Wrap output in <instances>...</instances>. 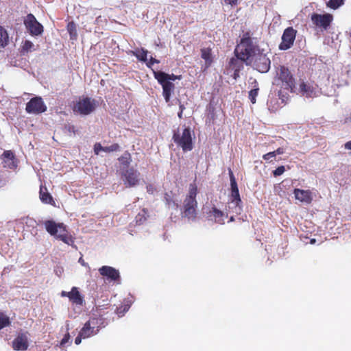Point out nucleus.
I'll use <instances>...</instances> for the list:
<instances>
[{
	"mask_svg": "<svg viewBox=\"0 0 351 351\" xmlns=\"http://www.w3.org/2000/svg\"><path fill=\"white\" fill-rule=\"evenodd\" d=\"M261 48L255 38L252 37L251 32L248 31L243 34L239 43L235 47L234 53L236 57H239L245 64Z\"/></svg>",
	"mask_w": 351,
	"mask_h": 351,
	"instance_id": "nucleus-1",
	"label": "nucleus"
},
{
	"mask_svg": "<svg viewBox=\"0 0 351 351\" xmlns=\"http://www.w3.org/2000/svg\"><path fill=\"white\" fill-rule=\"evenodd\" d=\"M197 193L198 189L195 182L190 184L188 193L184 200L182 211L183 217L189 219L194 220L196 218L197 208L196 196Z\"/></svg>",
	"mask_w": 351,
	"mask_h": 351,
	"instance_id": "nucleus-2",
	"label": "nucleus"
},
{
	"mask_svg": "<svg viewBox=\"0 0 351 351\" xmlns=\"http://www.w3.org/2000/svg\"><path fill=\"white\" fill-rule=\"evenodd\" d=\"M45 227L47 232L51 236H54L67 245H72L74 243V239L68 232L66 226L63 223H56L53 220L45 221Z\"/></svg>",
	"mask_w": 351,
	"mask_h": 351,
	"instance_id": "nucleus-3",
	"label": "nucleus"
},
{
	"mask_svg": "<svg viewBox=\"0 0 351 351\" xmlns=\"http://www.w3.org/2000/svg\"><path fill=\"white\" fill-rule=\"evenodd\" d=\"M172 139L184 152L191 151L193 148L192 131L190 128H184L181 132L179 129L174 131Z\"/></svg>",
	"mask_w": 351,
	"mask_h": 351,
	"instance_id": "nucleus-4",
	"label": "nucleus"
},
{
	"mask_svg": "<svg viewBox=\"0 0 351 351\" xmlns=\"http://www.w3.org/2000/svg\"><path fill=\"white\" fill-rule=\"evenodd\" d=\"M245 64L251 66L260 73H265L270 69L271 60L267 57V53H265V50L261 49Z\"/></svg>",
	"mask_w": 351,
	"mask_h": 351,
	"instance_id": "nucleus-5",
	"label": "nucleus"
},
{
	"mask_svg": "<svg viewBox=\"0 0 351 351\" xmlns=\"http://www.w3.org/2000/svg\"><path fill=\"white\" fill-rule=\"evenodd\" d=\"M276 75L278 80L282 82L284 88L292 92L295 88V80L289 69L280 65L276 69Z\"/></svg>",
	"mask_w": 351,
	"mask_h": 351,
	"instance_id": "nucleus-6",
	"label": "nucleus"
},
{
	"mask_svg": "<svg viewBox=\"0 0 351 351\" xmlns=\"http://www.w3.org/2000/svg\"><path fill=\"white\" fill-rule=\"evenodd\" d=\"M96 108L95 99L90 97L80 99L73 107V111L82 115H88L93 112Z\"/></svg>",
	"mask_w": 351,
	"mask_h": 351,
	"instance_id": "nucleus-7",
	"label": "nucleus"
},
{
	"mask_svg": "<svg viewBox=\"0 0 351 351\" xmlns=\"http://www.w3.org/2000/svg\"><path fill=\"white\" fill-rule=\"evenodd\" d=\"M311 20L315 27L326 30L330 25L333 20V16L329 13L324 14L313 13L311 16Z\"/></svg>",
	"mask_w": 351,
	"mask_h": 351,
	"instance_id": "nucleus-8",
	"label": "nucleus"
},
{
	"mask_svg": "<svg viewBox=\"0 0 351 351\" xmlns=\"http://www.w3.org/2000/svg\"><path fill=\"white\" fill-rule=\"evenodd\" d=\"M140 173L133 167L128 168L121 173L123 184L126 187H133L139 182Z\"/></svg>",
	"mask_w": 351,
	"mask_h": 351,
	"instance_id": "nucleus-9",
	"label": "nucleus"
},
{
	"mask_svg": "<svg viewBox=\"0 0 351 351\" xmlns=\"http://www.w3.org/2000/svg\"><path fill=\"white\" fill-rule=\"evenodd\" d=\"M24 25L32 36H38L43 32V26L32 14H28L26 16Z\"/></svg>",
	"mask_w": 351,
	"mask_h": 351,
	"instance_id": "nucleus-10",
	"label": "nucleus"
},
{
	"mask_svg": "<svg viewBox=\"0 0 351 351\" xmlns=\"http://www.w3.org/2000/svg\"><path fill=\"white\" fill-rule=\"evenodd\" d=\"M25 110L29 114H40L47 110V106L40 97L32 98L26 104Z\"/></svg>",
	"mask_w": 351,
	"mask_h": 351,
	"instance_id": "nucleus-11",
	"label": "nucleus"
},
{
	"mask_svg": "<svg viewBox=\"0 0 351 351\" xmlns=\"http://www.w3.org/2000/svg\"><path fill=\"white\" fill-rule=\"evenodd\" d=\"M297 31L292 27L286 28L282 36V41L279 45V49L280 50H287L290 49L294 43Z\"/></svg>",
	"mask_w": 351,
	"mask_h": 351,
	"instance_id": "nucleus-12",
	"label": "nucleus"
},
{
	"mask_svg": "<svg viewBox=\"0 0 351 351\" xmlns=\"http://www.w3.org/2000/svg\"><path fill=\"white\" fill-rule=\"evenodd\" d=\"M153 75L155 79L158 81V84L162 86V95L167 103H169L171 99L172 93L175 89V85L172 82L167 81L166 80L161 79V77L153 71Z\"/></svg>",
	"mask_w": 351,
	"mask_h": 351,
	"instance_id": "nucleus-13",
	"label": "nucleus"
},
{
	"mask_svg": "<svg viewBox=\"0 0 351 351\" xmlns=\"http://www.w3.org/2000/svg\"><path fill=\"white\" fill-rule=\"evenodd\" d=\"M99 272L101 276L106 277L110 281L120 282V274L119 270L110 266H102L99 269Z\"/></svg>",
	"mask_w": 351,
	"mask_h": 351,
	"instance_id": "nucleus-14",
	"label": "nucleus"
},
{
	"mask_svg": "<svg viewBox=\"0 0 351 351\" xmlns=\"http://www.w3.org/2000/svg\"><path fill=\"white\" fill-rule=\"evenodd\" d=\"M230 174V186H231V197L232 202H235V204L237 206H240L241 204V199L239 195V191L237 186V183L236 182V179L234 176L231 170L229 171Z\"/></svg>",
	"mask_w": 351,
	"mask_h": 351,
	"instance_id": "nucleus-15",
	"label": "nucleus"
},
{
	"mask_svg": "<svg viewBox=\"0 0 351 351\" xmlns=\"http://www.w3.org/2000/svg\"><path fill=\"white\" fill-rule=\"evenodd\" d=\"M293 194L296 199L300 202L311 204L313 200V194L310 190H303L300 189H295Z\"/></svg>",
	"mask_w": 351,
	"mask_h": 351,
	"instance_id": "nucleus-16",
	"label": "nucleus"
},
{
	"mask_svg": "<svg viewBox=\"0 0 351 351\" xmlns=\"http://www.w3.org/2000/svg\"><path fill=\"white\" fill-rule=\"evenodd\" d=\"M3 167L11 169L17 166L15 156L11 150L5 151L3 154Z\"/></svg>",
	"mask_w": 351,
	"mask_h": 351,
	"instance_id": "nucleus-17",
	"label": "nucleus"
},
{
	"mask_svg": "<svg viewBox=\"0 0 351 351\" xmlns=\"http://www.w3.org/2000/svg\"><path fill=\"white\" fill-rule=\"evenodd\" d=\"M12 348L14 350H26L28 348V340L26 335L21 334L12 341Z\"/></svg>",
	"mask_w": 351,
	"mask_h": 351,
	"instance_id": "nucleus-18",
	"label": "nucleus"
},
{
	"mask_svg": "<svg viewBox=\"0 0 351 351\" xmlns=\"http://www.w3.org/2000/svg\"><path fill=\"white\" fill-rule=\"evenodd\" d=\"M300 91L306 97H315L317 96L316 87L304 82L300 84Z\"/></svg>",
	"mask_w": 351,
	"mask_h": 351,
	"instance_id": "nucleus-19",
	"label": "nucleus"
},
{
	"mask_svg": "<svg viewBox=\"0 0 351 351\" xmlns=\"http://www.w3.org/2000/svg\"><path fill=\"white\" fill-rule=\"evenodd\" d=\"M88 326H90L92 329L97 330L99 332L101 328L105 327L104 318L102 316L92 317L86 322Z\"/></svg>",
	"mask_w": 351,
	"mask_h": 351,
	"instance_id": "nucleus-20",
	"label": "nucleus"
},
{
	"mask_svg": "<svg viewBox=\"0 0 351 351\" xmlns=\"http://www.w3.org/2000/svg\"><path fill=\"white\" fill-rule=\"evenodd\" d=\"M69 300L76 305H82L84 303V297L80 293L78 288L73 287L69 295Z\"/></svg>",
	"mask_w": 351,
	"mask_h": 351,
	"instance_id": "nucleus-21",
	"label": "nucleus"
},
{
	"mask_svg": "<svg viewBox=\"0 0 351 351\" xmlns=\"http://www.w3.org/2000/svg\"><path fill=\"white\" fill-rule=\"evenodd\" d=\"M208 217L210 219H214L216 223L223 224L224 223V213L221 210L215 207H213L208 213Z\"/></svg>",
	"mask_w": 351,
	"mask_h": 351,
	"instance_id": "nucleus-22",
	"label": "nucleus"
},
{
	"mask_svg": "<svg viewBox=\"0 0 351 351\" xmlns=\"http://www.w3.org/2000/svg\"><path fill=\"white\" fill-rule=\"evenodd\" d=\"M39 196L41 202L44 204H53V203H54L52 196L45 186H40Z\"/></svg>",
	"mask_w": 351,
	"mask_h": 351,
	"instance_id": "nucleus-23",
	"label": "nucleus"
},
{
	"mask_svg": "<svg viewBox=\"0 0 351 351\" xmlns=\"http://www.w3.org/2000/svg\"><path fill=\"white\" fill-rule=\"evenodd\" d=\"M245 63L239 57L231 58L228 63V69L236 72H240L243 69Z\"/></svg>",
	"mask_w": 351,
	"mask_h": 351,
	"instance_id": "nucleus-24",
	"label": "nucleus"
},
{
	"mask_svg": "<svg viewBox=\"0 0 351 351\" xmlns=\"http://www.w3.org/2000/svg\"><path fill=\"white\" fill-rule=\"evenodd\" d=\"M201 58L205 60L206 66H210L213 62L212 49L209 47L202 49Z\"/></svg>",
	"mask_w": 351,
	"mask_h": 351,
	"instance_id": "nucleus-25",
	"label": "nucleus"
},
{
	"mask_svg": "<svg viewBox=\"0 0 351 351\" xmlns=\"http://www.w3.org/2000/svg\"><path fill=\"white\" fill-rule=\"evenodd\" d=\"M138 60L141 62H147L148 51L144 48L136 49L135 51H131Z\"/></svg>",
	"mask_w": 351,
	"mask_h": 351,
	"instance_id": "nucleus-26",
	"label": "nucleus"
},
{
	"mask_svg": "<svg viewBox=\"0 0 351 351\" xmlns=\"http://www.w3.org/2000/svg\"><path fill=\"white\" fill-rule=\"evenodd\" d=\"M165 200L166 204L169 206V208H178V204L174 199L173 193L172 191L167 192L165 193Z\"/></svg>",
	"mask_w": 351,
	"mask_h": 351,
	"instance_id": "nucleus-27",
	"label": "nucleus"
},
{
	"mask_svg": "<svg viewBox=\"0 0 351 351\" xmlns=\"http://www.w3.org/2000/svg\"><path fill=\"white\" fill-rule=\"evenodd\" d=\"M80 332L82 333V336H84V339L90 337L98 333L97 330L92 329L86 323L84 324Z\"/></svg>",
	"mask_w": 351,
	"mask_h": 351,
	"instance_id": "nucleus-28",
	"label": "nucleus"
},
{
	"mask_svg": "<svg viewBox=\"0 0 351 351\" xmlns=\"http://www.w3.org/2000/svg\"><path fill=\"white\" fill-rule=\"evenodd\" d=\"M153 71L154 73H156V74H158V75H160L161 77V79H165L167 81H169V82H172V81H175L176 80H180L182 78V76L181 75H176L174 74H168V73H166L164 71Z\"/></svg>",
	"mask_w": 351,
	"mask_h": 351,
	"instance_id": "nucleus-29",
	"label": "nucleus"
},
{
	"mask_svg": "<svg viewBox=\"0 0 351 351\" xmlns=\"http://www.w3.org/2000/svg\"><path fill=\"white\" fill-rule=\"evenodd\" d=\"M9 36L7 30L0 26V48H4L8 44Z\"/></svg>",
	"mask_w": 351,
	"mask_h": 351,
	"instance_id": "nucleus-30",
	"label": "nucleus"
},
{
	"mask_svg": "<svg viewBox=\"0 0 351 351\" xmlns=\"http://www.w3.org/2000/svg\"><path fill=\"white\" fill-rule=\"evenodd\" d=\"M254 88L252 89L251 90H250V92H249V99H250V101L253 104H254L256 101V97L258 94V91H259L258 84L256 80L254 81Z\"/></svg>",
	"mask_w": 351,
	"mask_h": 351,
	"instance_id": "nucleus-31",
	"label": "nucleus"
},
{
	"mask_svg": "<svg viewBox=\"0 0 351 351\" xmlns=\"http://www.w3.org/2000/svg\"><path fill=\"white\" fill-rule=\"evenodd\" d=\"M11 324L10 317L4 313L0 312V330L10 326Z\"/></svg>",
	"mask_w": 351,
	"mask_h": 351,
	"instance_id": "nucleus-32",
	"label": "nucleus"
},
{
	"mask_svg": "<svg viewBox=\"0 0 351 351\" xmlns=\"http://www.w3.org/2000/svg\"><path fill=\"white\" fill-rule=\"evenodd\" d=\"M118 160L123 165L128 167L131 161V155L129 152H125Z\"/></svg>",
	"mask_w": 351,
	"mask_h": 351,
	"instance_id": "nucleus-33",
	"label": "nucleus"
},
{
	"mask_svg": "<svg viewBox=\"0 0 351 351\" xmlns=\"http://www.w3.org/2000/svg\"><path fill=\"white\" fill-rule=\"evenodd\" d=\"M345 0H329L327 6L331 9L336 10L344 4Z\"/></svg>",
	"mask_w": 351,
	"mask_h": 351,
	"instance_id": "nucleus-34",
	"label": "nucleus"
},
{
	"mask_svg": "<svg viewBox=\"0 0 351 351\" xmlns=\"http://www.w3.org/2000/svg\"><path fill=\"white\" fill-rule=\"evenodd\" d=\"M67 31L69 32L71 38L73 36H76V26L73 22H69L67 25Z\"/></svg>",
	"mask_w": 351,
	"mask_h": 351,
	"instance_id": "nucleus-35",
	"label": "nucleus"
},
{
	"mask_svg": "<svg viewBox=\"0 0 351 351\" xmlns=\"http://www.w3.org/2000/svg\"><path fill=\"white\" fill-rule=\"evenodd\" d=\"M120 149V146L118 143H113L110 146H107L104 147V152H117Z\"/></svg>",
	"mask_w": 351,
	"mask_h": 351,
	"instance_id": "nucleus-36",
	"label": "nucleus"
},
{
	"mask_svg": "<svg viewBox=\"0 0 351 351\" xmlns=\"http://www.w3.org/2000/svg\"><path fill=\"white\" fill-rule=\"evenodd\" d=\"M285 171V168L284 166H279L274 171L273 174L274 176H281L284 172Z\"/></svg>",
	"mask_w": 351,
	"mask_h": 351,
	"instance_id": "nucleus-37",
	"label": "nucleus"
},
{
	"mask_svg": "<svg viewBox=\"0 0 351 351\" xmlns=\"http://www.w3.org/2000/svg\"><path fill=\"white\" fill-rule=\"evenodd\" d=\"M64 130L69 132V133H73V134H75L76 132V130H75V128L73 125L72 124H70V123H68V124H66L64 125Z\"/></svg>",
	"mask_w": 351,
	"mask_h": 351,
	"instance_id": "nucleus-38",
	"label": "nucleus"
},
{
	"mask_svg": "<svg viewBox=\"0 0 351 351\" xmlns=\"http://www.w3.org/2000/svg\"><path fill=\"white\" fill-rule=\"evenodd\" d=\"M33 46H34V45L31 41L25 40L23 44V48L25 51H27L30 50L33 47Z\"/></svg>",
	"mask_w": 351,
	"mask_h": 351,
	"instance_id": "nucleus-39",
	"label": "nucleus"
},
{
	"mask_svg": "<svg viewBox=\"0 0 351 351\" xmlns=\"http://www.w3.org/2000/svg\"><path fill=\"white\" fill-rule=\"evenodd\" d=\"M104 147H102L100 143H95L94 145L95 154L97 155L100 151H104Z\"/></svg>",
	"mask_w": 351,
	"mask_h": 351,
	"instance_id": "nucleus-40",
	"label": "nucleus"
},
{
	"mask_svg": "<svg viewBox=\"0 0 351 351\" xmlns=\"http://www.w3.org/2000/svg\"><path fill=\"white\" fill-rule=\"evenodd\" d=\"M69 339H70V335L69 332H67L66 334H65V335L61 340L60 346H64L69 341Z\"/></svg>",
	"mask_w": 351,
	"mask_h": 351,
	"instance_id": "nucleus-41",
	"label": "nucleus"
},
{
	"mask_svg": "<svg viewBox=\"0 0 351 351\" xmlns=\"http://www.w3.org/2000/svg\"><path fill=\"white\" fill-rule=\"evenodd\" d=\"M276 156L275 154L274 153V152H269V153H267L265 154H264L263 156V158L265 160H270L271 158H274Z\"/></svg>",
	"mask_w": 351,
	"mask_h": 351,
	"instance_id": "nucleus-42",
	"label": "nucleus"
},
{
	"mask_svg": "<svg viewBox=\"0 0 351 351\" xmlns=\"http://www.w3.org/2000/svg\"><path fill=\"white\" fill-rule=\"evenodd\" d=\"M159 60L154 58L153 57H151L149 60L146 63L147 66L149 67V68H151L152 66L154 64V63H159Z\"/></svg>",
	"mask_w": 351,
	"mask_h": 351,
	"instance_id": "nucleus-43",
	"label": "nucleus"
},
{
	"mask_svg": "<svg viewBox=\"0 0 351 351\" xmlns=\"http://www.w3.org/2000/svg\"><path fill=\"white\" fill-rule=\"evenodd\" d=\"M136 223L141 224L143 223L145 220L146 218L143 215H138L136 217Z\"/></svg>",
	"mask_w": 351,
	"mask_h": 351,
	"instance_id": "nucleus-44",
	"label": "nucleus"
},
{
	"mask_svg": "<svg viewBox=\"0 0 351 351\" xmlns=\"http://www.w3.org/2000/svg\"><path fill=\"white\" fill-rule=\"evenodd\" d=\"M82 339H84V336H82V333L80 332L78 336L75 339V344L79 345L82 341Z\"/></svg>",
	"mask_w": 351,
	"mask_h": 351,
	"instance_id": "nucleus-45",
	"label": "nucleus"
},
{
	"mask_svg": "<svg viewBox=\"0 0 351 351\" xmlns=\"http://www.w3.org/2000/svg\"><path fill=\"white\" fill-rule=\"evenodd\" d=\"M284 152H285V149L282 147H278L277 149L274 151V153L275 154L276 156L282 154H284Z\"/></svg>",
	"mask_w": 351,
	"mask_h": 351,
	"instance_id": "nucleus-46",
	"label": "nucleus"
},
{
	"mask_svg": "<svg viewBox=\"0 0 351 351\" xmlns=\"http://www.w3.org/2000/svg\"><path fill=\"white\" fill-rule=\"evenodd\" d=\"M239 0H225V2L227 4H230L232 6L237 5L238 3Z\"/></svg>",
	"mask_w": 351,
	"mask_h": 351,
	"instance_id": "nucleus-47",
	"label": "nucleus"
},
{
	"mask_svg": "<svg viewBox=\"0 0 351 351\" xmlns=\"http://www.w3.org/2000/svg\"><path fill=\"white\" fill-rule=\"evenodd\" d=\"M146 189H147V193H151V194H152L154 193V188L152 185H151V184L147 185Z\"/></svg>",
	"mask_w": 351,
	"mask_h": 351,
	"instance_id": "nucleus-48",
	"label": "nucleus"
},
{
	"mask_svg": "<svg viewBox=\"0 0 351 351\" xmlns=\"http://www.w3.org/2000/svg\"><path fill=\"white\" fill-rule=\"evenodd\" d=\"M344 147L346 149L351 150V141L346 142L344 144Z\"/></svg>",
	"mask_w": 351,
	"mask_h": 351,
	"instance_id": "nucleus-49",
	"label": "nucleus"
},
{
	"mask_svg": "<svg viewBox=\"0 0 351 351\" xmlns=\"http://www.w3.org/2000/svg\"><path fill=\"white\" fill-rule=\"evenodd\" d=\"M179 101V108H180V111L181 112H184V110H185V106L183 104H182V102L178 100Z\"/></svg>",
	"mask_w": 351,
	"mask_h": 351,
	"instance_id": "nucleus-50",
	"label": "nucleus"
},
{
	"mask_svg": "<svg viewBox=\"0 0 351 351\" xmlns=\"http://www.w3.org/2000/svg\"><path fill=\"white\" fill-rule=\"evenodd\" d=\"M69 294H70V291L67 292V291H62L61 292V293H60L62 297H67L68 298H69Z\"/></svg>",
	"mask_w": 351,
	"mask_h": 351,
	"instance_id": "nucleus-51",
	"label": "nucleus"
},
{
	"mask_svg": "<svg viewBox=\"0 0 351 351\" xmlns=\"http://www.w3.org/2000/svg\"><path fill=\"white\" fill-rule=\"evenodd\" d=\"M239 73L240 72H236V71H234L233 74H232V77L234 80H237L238 77H239Z\"/></svg>",
	"mask_w": 351,
	"mask_h": 351,
	"instance_id": "nucleus-52",
	"label": "nucleus"
},
{
	"mask_svg": "<svg viewBox=\"0 0 351 351\" xmlns=\"http://www.w3.org/2000/svg\"><path fill=\"white\" fill-rule=\"evenodd\" d=\"M182 114H183V112H181L180 111L178 113V117L181 119H182Z\"/></svg>",
	"mask_w": 351,
	"mask_h": 351,
	"instance_id": "nucleus-53",
	"label": "nucleus"
},
{
	"mask_svg": "<svg viewBox=\"0 0 351 351\" xmlns=\"http://www.w3.org/2000/svg\"><path fill=\"white\" fill-rule=\"evenodd\" d=\"M315 243V239H313L311 240V244H313Z\"/></svg>",
	"mask_w": 351,
	"mask_h": 351,
	"instance_id": "nucleus-54",
	"label": "nucleus"
},
{
	"mask_svg": "<svg viewBox=\"0 0 351 351\" xmlns=\"http://www.w3.org/2000/svg\"><path fill=\"white\" fill-rule=\"evenodd\" d=\"M79 262H80V263H82V265H84V261L82 260V258H80L79 259Z\"/></svg>",
	"mask_w": 351,
	"mask_h": 351,
	"instance_id": "nucleus-55",
	"label": "nucleus"
},
{
	"mask_svg": "<svg viewBox=\"0 0 351 351\" xmlns=\"http://www.w3.org/2000/svg\"><path fill=\"white\" fill-rule=\"evenodd\" d=\"M233 220H234L233 217H231V218H230V221H233Z\"/></svg>",
	"mask_w": 351,
	"mask_h": 351,
	"instance_id": "nucleus-56",
	"label": "nucleus"
}]
</instances>
